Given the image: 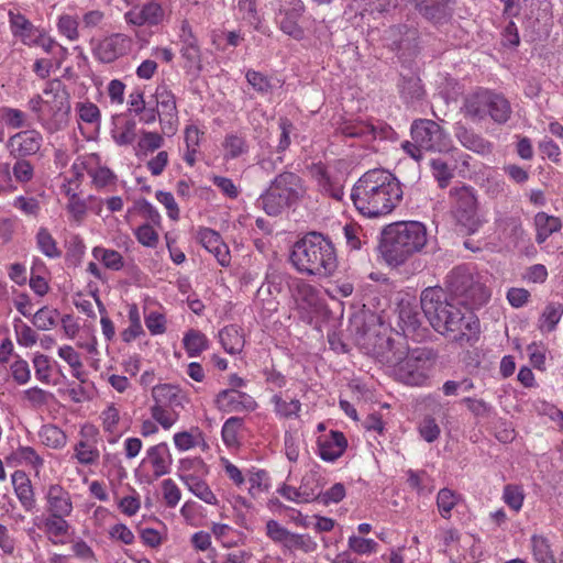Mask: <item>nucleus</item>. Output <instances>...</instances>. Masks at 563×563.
I'll return each mask as SVG.
<instances>
[{"instance_id": "nucleus-1", "label": "nucleus", "mask_w": 563, "mask_h": 563, "mask_svg": "<svg viewBox=\"0 0 563 563\" xmlns=\"http://www.w3.org/2000/svg\"><path fill=\"white\" fill-rule=\"evenodd\" d=\"M421 309L432 328L461 345H472L478 339L479 322L468 305L448 300L441 287H429L421 292Z\"/></svg>"}, {"instance_id": "nucleus-2", "label": "nucleus", "mask_w": 563, "mask_h": 563, "mask_svg": "<svg viewBox=\"0 0 563 563\" xmlns=\"http://www.w3.org/2000/svg\"><path fill=\"white\" fill-rule=\"evenodd\" d=\"M402 188L394 174L375 168L363 174L352 188L355 208L367 218L389 214L402 200Z\"/></svg>"}, {"instance_id": "nucleus-3", "label": "nucleus", "mask_w": 563, "mask_h": 563, "mask_svg": "<svg viewBox=\"0 0 563 563\" xmlns=\"http://www.w3.org/2000/svg\"><path fill=\"white\" fill-rule=\"evenodd\" d=\"M289 261L302 275L330 277L338 267L336 252L332 241L322 233H306L292 245Z\"/></svg>"}, {"instance_id": "nucleus-4", "label": "nucleus", "mask_w": 563, "mask_h": 563, "mask_svg": "<svg viewBox=\"0 0 563 563\" xmlns=\"http://www.w3.org/2000/svg\"><path fill=\"white\" fill-rule=\"evenodd\" d=\"M427 244V229L418 221L388 224L382 232L379 249L388 264L400 265Z\"/></svg>"}, {"instance_id": "nucleus-5", "label": "nucleus", "mask_w": 563, "mask_h": 563, "mask_svg": "<svg viewBox=\"0 0 563 563\" xmlns=\"http://www.w3.org/2000/svg\"><path fill=\"white\" fill-rule=\"evenodd\" d=\"M29 109L48 133L63 130L70 112L69 95L64 84L57 78L48 80L43 93L30 99Z\"/></svg>"}, {"instance_id": "nucleus-6", "label": "nucleus", "mask_w": 563, "mask_h": 563, "mask_svg": "<svg viewBox=\"0 0 563 563\" xmlns=\"http://www.w3.org/2000/svg\"><path fill=\"white\" fill-rule=\"evenodd\" d=\"M306 195L301 177L291 172L280 173L257 200L268 216H278L286 208L296 205Z\"/></svg>"}, {"instance_id": "nucleus-7", "label": "nucleus", "mask_w": 563, "mask_h": 563, "mask_svg": "<svg viewBox=\"0 0 563 563\" xmlns=\"http://www.w3.org/2000/svg\"><path fill=\"white\" fill-rule=\"evenodd\" d=\"M461 110L472 122H482L489 117L495 123L504 124L511 115L509 101L503 95L487 89L466 96Z\"/></svg>"}, {"instance_id": "nucleus-8", "label": "nucleus", "mask_w": 563, "mask_h": 563, "mask_svg": "<svg viewBox=\"0 0 563 563\" xmlns=\"http://www.w3.org/2000/svg\"><path fill=\"white\" fill-rule=\"evenodd\" d=\"M412 141L402 143V150L416 161L422 157L426 152H445L450 146V139L445 130L435 121L430 119H417L412 122Z\"/></svg>"}, {"instance_id": "nucleus-9", "label": "nucleus", "mask_w": 563, "mask_h": 563, "mask_svg": "<svg viewBox=\"0 0 563 563\" xmlns=\"http://www.w3.org/2000/svg\"><path fill=\"white\" fill-rule=\"evenodd\" d=\"M481 279L471 267L460 265L448 274L445 284L451 294L461 300L460 303L479 307L490 297L489 289Z\"/></svg>"}, {"instance_id": "nucleus-10", "label": "nucleus", "mask_w": 563, "mask_h": 563, "mask_svg": "<svg viewBox=\"0 0 563 563\" xmlns=\"http://www.w3.org/2000/svg\"><path fill=\"white\" fill-rule=\"evenodd\" d=\"M449 200L451 211L456 221L470 233L477 231L481 220L475 188L466 184L456 185L450 189Z\"/></svg>"}, {"instance_id": "nucleus-11", "label": "nucleus", "mask_w": 563, "mask_h": 563, "mask_svg": "<svg viewBox=\"0 0 563 563\" xmlns=\"http://www.w3.org/2000/svg\"><path fill=\"white\" fill-rule=\"evenodd\" d=\"M433 363V354L428 349L406 350L404 358L396 366L391 375L397 380L411 385L421 386L429 378V373Z\"/></svg>"}, {"instance_id": "nucleus-12", "label": "nucleus", "mask_w": 563, "mask_h": 563, "mask_svg": "<svg viewBox=\"0 0 563 563\" xmlns=\"http://www.w3.org/2000/svg\"><path fill=\"white\" fill-rule=\"evenodd\" d=\"M364 347L367 354L384 365L391 374L406 354V346L402 343H396L391 338L384 333H364Z\"/></svg>"}, {"instance_id": "nucleus-13", "label": "nucleus", "mask_w": 563, "mask_h": 563, "mask_svg": "<svg viewBox=\"0 0 563 563\" xmlns=\"http://www.w3.org/2000/svg\"><path fill=\"white\" fill-rule=\"evenodd\" d=\"M305 11L306 7L301 0H289L287 7L278 11L279 30L291 38L301 41L305 37V30L299 21Z\"/></svg>"}, {"instance_id": "nucleus-14", "label": "nucleus", "mask_w": 563, "mask_h": 563, "mask_svg": "<svg viewBox=\"0 0 563 563\" xmlns=\"http://www.w3.org/2000/svg\"><path fill=\"white\" fill-rule=\"evenodd\" d=\"M156 106L161 107L158 113L163 132L172 135L176 132L178 122L176 98L166 86H158L155 91Z\"/></svg>"}, {"instance_id": "nucleus-15", "label": "nucleus", "mask_w": 563, "mask_h": 563, "mask_svg": "<svg viewBox=\"0 0 563 563\" xmlns=\"http://www.w3.org/2000/svg\"><path fill=\"white\" fill-rule=\"evenodd\" d=\"M312 178L318 185V189L323 195H327L334 200L341 201L343 198V178L333 172L331 173L321 164H313L310 167Z\"/></svg>"}, {"instance_id": "nucleus-16", "label": "nucleus", "mask_w": 563, "mask_h": 563, "mask_svg": "<svg viewBox=\"0 0 563 563\" xmlns=\"http://www.w3.org/2000/svg\"><path fill=\"white\" fill-rule=\"evenodd\" d=\"M180 42V54L185 59L184 68L189 74H199L202 69L201 52L191 27L187 22H184L181 25Z\"/></svg>"}, {"instance_id": "nucleus-17", "label": "nucleus", "mask_w": 563, "mask_h": 563, "mask_svg": "<svg viewBox=\"0 0 563 563\" xmlns=\"http://www.w3.org/2000/svg\"><path fill=\"white\" fill-rule=\"evenodd\" d=\"M214 406L222 412L252 411L256 402L250 395L233 388L223 389L214 398Z\"/></svg>"}, {"instance_id": "nucleus-18", "label": "nucleus", "mask_w": 563, "mask_h": 563, "mask_svg": "<svg viewBox=\"0 0 563 563\" xmlns=\"http://www.w3.org/2000/svg\"><path fill=\"white\" fill-rule=\"evenodd\" d=\"M43 143L42 134L36 130L21 131L8 141L10 154L15 158L36 154Z\"/></svg>"}, {"instance_id": "nucleus-19", "label": "nucleus", "mask_w": 563, "mask_h": 563, "mask_svg": "<svg viewBox=\"0 0 563 563\" xmlns=\"http://www.w3.org/2000/svg\"><path fill=\"white\" fill-rule=\"evenodd\" d=\"M164 18L165 11L156 0L135 7L124 14L125 22L135 26H155L162 23Z\"/></svg>"}, {"instance_id": "nucleus-20", "label": "nucleus", "mask_w": 563, "mask_h": 563, "mask_svg": "<svg viewBox=\"0 0 563 563\" xmlns=\"http://www.w3.org/2000/svg\"><path fill=\"white\" fill-rule=\"evenodd\" d=\"M45 514L70 517L74 505L70 493L59 484H51L44 496Z\"/></svg>"}, {"instance_id": "nucleus-21", "label": "nucleus", "mask_w": 563, "mask_h": 563, "mask_svg": "<svg viewBox=\"0 0 563 563\" xmlns=\"http://www.w3.org/2000/svg\"><path fill=\"white\" fill-rule=\"evenodd\" d=\"M453 133L459 143L468 151L481 155L490 154L493 151V144L489 141L462 122L454 124Z\"/></svg>"}, {"instance_id": "nucleus-22", "label": "nucleus", "mask_w": 563, "mask_h": 563, "mask_svg": "<svg viewBox=\"0 0 563 563\" xmlns=\"http://www.w3.org/2000/svg\"><path fill=\"white\" fill-rule=\"evenodd\" d=\"M130 38L123 34H112L99 42L95 54L102 63H112L130 49Z\"/></svg>"}, {"instance_id": "nucleus-23", "label": "nucleus", "mask_w": 563, "mask_h": 563, "mask_svg": "<svg viewBox=\"0 0 563 563\" xmlns=\"http://www.w3.org/2000/svg\"><path fill=\"white\" fill-rule=\"evenodd\" d=\"M198 240L209 253L214 255L221 266H229L231 261L230 251L218 232L209 228H202L198 232Z\"/></svg>"}, {"instance_id": "nucleus-24", "label": "nucleus", "mask_w": 563, "mask_h": 563, "mask_svg": "<svg viewBox=\"0 0 563 563\" xmlns=\"http://www.w3.org/2000/svg\"><path fill=\"white\" fill-rule=\"evenodd\" d=\"M386 33L393 49L410 52L417 47L418 30L412 24L394 25Z\"/></svg>"}, {"instance_id": "nucleus-25", "label": "nucleus", "mask_w": 563, "mask_h": 563, "mask_svg": "<svg viewBox=\"0 0 563 563\" xmlns=\"http://www.w3.org/2000/svg\"><path fill=\"white\" fill-rule=\"evenodd\" d=\"M67 516L45 515L37 527L46 534L54 544H63L69 534L70 523Z\"/></svg>"}, {"instance_id": "nucleus-26", "label": "nucleus", "mask_w": 563, "mask_h": 563, "mask_svg": "<svg viewBox=\"0 0 563 563\" xmlns=\"http://www.w3.org/2000/svg\"><path fill=\"white\" fill-rule=\"evenodd\" d=\"M145 461L152 465L153 474L156 478L168 474L173 464V456L167 443L161 442L148 448Z\"/></svg>"}, {"instance_id": "nucleus-27", "label": "nucleus", "mask_w": 563, "mask_h": 563, "mask_svg": "<svg viewBox=\"0 0 563 563\" xmlns=\"http://www.w3.org/2000/svg\"><path fill=\"white\" fill-rule=\"evenodd\" d=\"M287 288L296 302H302L308 307H316L319 301L318 289L299 277H285Z\"/></svg>"}, {"instance_id": "nucleus-28", "label": "nucleus", "mask_w": 563, "mask_h": 563, "mask_svg": "<svg viewBox=\"0 0 563 563\" xmlns=\"http://www.w3.org/2000/svg\"><path fill=\"white\" fill-rule=\"evenodd\" d=\"M347 441L340 431H331L330 437L319 441V455L323 461L333 462L346 450Z\"/></svg>"}, {"instance_id": "nucleus-29", "label": "nucleus", "mask_w": 563, "mask_h": 563, "mask_svg": "<svg viewBox=\"0 0 563 563\" xmlns=\"http://www.w3.org/2000/svg\"><path fill=\"white\" fill-rule=\"evenodd\" d=\"M153 405L181 408L184 396L180 389L170 384H159L152 388Z\"/></svg>"}, {"instance_id": "nucleus-30", "label": "nucleus", "mask_w": 563, "mask_h": 563, "mask_svg": "<svg viewBox=\"0 0 563 563\" xmlns=\"http://www.w3.org/2000/svg\"><path fill=\"white\" fill-rule=\"evenodd\" d=\"M12 484L14 493L26 511H31L35 507V496L31 481L22 471H15L12 474Z\"/></svg>"}, {"instance_id": "nucleus-31", "label": "nucleus", "mask_w": 563, "mask_h": 563, "mask_svg": "<svg viewBox=\"0 0 563 563\" xmlns=\"http://www.w3.org/2000/svg\"><path fill=\"white\" fill-rule=\"evenodd\" d=\"M416 8L427 20L440 23L449 16V0H415Z\"/></svg>"}, {"instance_id": "nucleus-32", "label": "nucleus", "mask_w": 563, "mask_h": 563, "mask_svg": "<svg viewBox=\"0 0 563 563\" xmlns=\"http://www.w3.org/2000/svg\"><path fill=\"white\" fill-rule=\"evenodd\" d=\"M336 133L345 137L352 139H374L376 135V128L365 121H344L336 128Z\"/></svg>"}, {"instance_id": "nucleus-33", "label": "nucleus", "mask_w": 563, "mask_h": 563, "mask_svg": "<svg viewBox=\"0 0 563 563\" xmlns=\"http://www.w3.org/2000/svg\"><path fill=\"white\" fill-rule=\"evenodd\" d=\"M9 18L12 34L20 37L24 44L31 45L35 33L32 22L20 12L10 11Z\"/></svg>"}, {"instance_id": "nucleus-34", "label": "nucleus", "mask_w": 563, "mask_h": 563, "mask_svg": "<svg viewBox=\"0 0 563 563\" xmlns=\"http://www.w3.org/2000/svg\"><path fill=\"white\" fill-rule=\"evenodd\" d=\"M534 224L537 228L536 241L538 244H542L547 239L561 230V220L556 217L549 216L545 212H539L534 217Z\"/></svg>"}, {"instance_id": "nucleus-35", "label": "nucleus", "mask_w": 563, "mask_h": 563, "mask_svg": "<svg viewBox=\"0 0 563 563\" xmlns=\"http://www.w3.org/2000/svg\"><path fill=\"white\" fill-rule=\"evenodd\" d=\"M310 479H313L312 475H306L302 481L301 485L298 488L291 487L289 485H283L278 493L285 497L288 500L295 501V503H310L313 501L317 492L316 489L307 490V483Z\"/></svg>"}, {"instance_id": "nucleus-36", "label": "nucleus", "mask_w": 563, "mask_h": 563, "mask_svg": "<svg viewBox=\"0 0 563 563\" xmlns=\"http://www.w3.org/2000/svg\"><path fill=\"white\" fill-rule=\"evenodd\" d=\"M223 349L230 354H238L243 350L244 338L236 325H228L219 332Z\"/></svg>"}, {"instance_id": "nucleus-37", "label": "nucleus", "mask_w": 563, "mask_h": 563, "mask_svg": "<svg viewBox=\"0 0 563 563\" xmlns=\"http://www.w3.org/2000/svg\"><path fill=\"white\" fill-rule=\"evenodd\" d=\"M188 489L202 501L209 505H216L218 499L210 489L209 485L197 476L188 475L181 477Z\"/></svg>"}, {"instance_id": "nucleus-38", "label": "nucleus", "mask_w": 563, "mask_h": 563, "mask_svg": "<svg viewBox=\"0 0 563 563\" xmlns=\"http://www.w3.org/2000/svg\"><path fill=\"white\" fill-rule=\"evenodd\" d=\"M563 314V305L560 302H550L545 306L539 318V329L541 332H552L561 320Z\"/></svg>"}, {"instance_id": "nucleus-39", "label": "nucleus", "mask_w": 563, "mask_h": 563, "mask_svg": "<svg viewBox=\"0 0 563 563\" xmlns=\"http://www.w3.org/2000/svg\"><path fill=\"white\" fill-rule=\"evenodd\" d=\"M183 344L189 357H197L208 349V339L199 330L191 329L184 335Z\"/></svg>"}, {"instance_id": "nucleus-40", "label": "nucleus", "mask_w": 563, "mask_h": 563, "mask_svg": "<svg viewBox=\"0 0 563 563\" xmlns=\"http://www.w3.org/2000/svg\"><path fill=\"white\" fill-rule=\"evenodd\" d=\"M41 442L52 449H62L65 446L67 437L65 432L55 424H44L38 431Z\"/></svg>"}, {"instance_id": "nucleus-41", "label": "nucleus", "mask_w": 563, "mask_h": 563, "mask_svg": "<svg viewBox=\"0 0 563 563\" xmlns=\"http://www.w3.org/2000/svg\"><path fill=\"white\" fill-rule=\"evenodd\" d=\"M399 91L406 102H413L420 100L424 90L421 85L420 78L417 76L402 77L399 85Z\"/></svg>"}, {"instance_id": "nucleus-42", "label": "nucleus", "mask_w": 563, "mask_h": 563, "mask_svg": "<svg viewBox=\"0 0 563 563\" xmlns=\"http://www.w3.org/2000/svg\"><path fill=\"white\" fill-rule=\"evenodd\" d=\"M272 402L274 404L276 415L280 418L289 419L299 416L301 404L298 399L286 400L280 395H274Z\"/></svg>"}, {"instance_id": "nucleus-43", "label": "nucleus", "mask_w": 563, "mask_h": 563, "mask_svg": "<svg viewBox=\"0 0 563 563\" xmlns=\"http://www.w3.org/2000/svg\"><path fill=\"white\" fill-rule=\"evenodd\" d=\"M431 173L441 189L449 186L454 177V169L451 168L446 162L441 158H433L430 161Z\"/></svg>"}, {"instance_id": "nucleus-44", "label": "nucleus", "mask_w": 563, "mask_h": 563, "mask_svg": "<svg viewBox=\"0 0 563 563\" xmlns=\"http://www.w3.org/2000/svg\"><path fill=\"white\" fill-rule=\"evenodd\" d=\"M151 416L154 421L159 423L163 429H170L178 419V412L174 407L151 406Z\"/></svg>"}, {"instance_id": "nucleus-45", "label": "nucleus", "mask_w": 563, "mask_h": 563, "mask_svg": "<svg viewBox=\"0 0 563 563\" xmlns=\"http://www.w3.org/2000/svg\"><path fill=\"white\" fill-rule=\"evenodd\" d=\"M460 495L449 488H442L437 495V506L442 518L449 519L452 509L457 505Z\"/></svg>"}, {"instance_id": "nucleus-46", "label": "nucleus", "mask_w": 563, "mask_h": 563, "mask_svg": "<svg viewBox=\"0 0 563 563\" xmlns=\"http://www.w3.org/2000/svg\"><path fill=\"white\" fill-rule=\"evenodd\" d=\"M36 244L40 251L51 258L59 257L62 252L58 250L55 239L46 228H40L36 233Z\"/></svg>"}, {"instance_id": "nucleus-47", "label": "nucleus", "mask_w": 563, "mask_h": 563, "mask_svg": "<svg viewBox=\"0 0 563 563\" xmlns=\"http://www.w3.org/2000/svg\"><path fill=\"white\" fill-rule=\"evenodd\" d=\"M227 158H236L249 151V145L244 136L240 134H228L223 142Z\"/></svg>"}, {"instance_id": "nucleus-48", "label": "nucleus", "mask_w": 563, "mask_h": 563, "mask_svg": "<svg viewBox=\"0 0 563 563\" xmlns=\"http://www.w3.org/2000/svg\"><path fill=\"white\" fill-rule=\"evenodd\" d=\"M58 355L73 368V375L80 382H85V375L81 371L82 362L79 353L76 352L73 346L64 345L58 349Z\"/></svg>"}, {"instance_id": "nucleus-49", "label": "nucleus", "mask_w": 563, "mask_h": 563, "mask_svg": "<svg viewBox=\"0 0 563 563\" xmlns=\"http://www.w3.org/2000/svg\"><path fill=\"white\" fill-rule=\"evenodd\" d=\"M399 319L405 330L416 331L421 324L420 312L416 306H411L409 302L400 303Z\"/></svg>"}, {"instance_id": "nucleus-50", "label": "nucleus", "mask_w": 563, "mask_h": 563, "mask_svg": "<svg viewBox=\"0 0 563 563\" xmlns=\"http://www.w3.org/2000/svg\"><path fill=\"white\" fill-rule=\"evenodd\" d=\"M13 327L16 334V341L20 345L30 347L37 342V334L35 331L26 323H23L20 318H15L13 320Z\"/></svg>"}, {"instance_id": "nucleus-51", "label": "nucleus", "mask_w": 563, "mask_h": 563, "mask_svg": "<svg viewBox=\"0 0 563 563\" xmlns=\"http://www.w3.org/2000/svg\"><path fill=\"white\" fill-rule=\"evenodd\" d=\"M284 548L289 551L301 550L305 553H309L317 549V543L308 534H297L290 532Z\"/></svg>"}, {"instance_id": "nucleus-52", "label": "nucleus", "mask_w": 563, "mask_h": 563, "mask_svg": "<svg viewBox=\"0 0 563 563\" xmlns=\"http://www.w3.org/2000/svg\"><path fill=\"white\" fill-rule=\"evenodd\" d=\"M57 316L58 311L56 309L42 307L33 314L32 323L38 330L45 331L56 325Z\"/></svg>"}, {"instance_id": "nucleus-53", "label": "nucleus", "mask_w": 563, "mask_h": 563, "mask_svg": "<svg viewBox=\"0 0 563 563\" xmlns=\"http://www.w3.org/2000/svg\"><path fill=\"white\" fill-rule=\"evenodd\" d=\"M420 437L428 443L437 441L441 434V429L432 416H426L418 424Z\"/></svg>"}, {"instance_id": "nucleus-54", "label": "nucleus", "mask_w": 563, "mask_h": 563, "mask_svg": "<svg viewBox=\"0 0 563 563\" xmlns=\"http://www.w3.org/2000/svg\"><path fill=\"white\" fill-rule=\"evenodd\" d=\"M93 255L101 258L107 268L120 271L123 267V257L118 251L96 247Z\"/></svg>"}, {"instance_id": "nucleus-55", "label": "nucleus", "mask_w": 563, "mask_h": 563, "mask_svg": "<svg viewBox=\"0 0 563 563\" xmlns=\"http://www.w3.org/2000/svg\"><path fill=\"white\" fill-rule=\"evenodd\" d=\"M13 456L20 463L31 465L36 471H38L44 463L43 459L32 446H19L13 453Z\"/></svg>"}, {"instance_id": "nucleus-56", "label": "nucleus", "mask_w": 563, "mask_h": 563, "mask_svg": "<svg viewBox=\"0 0 563 563\" xmlns=\"http://www.w3.org/2000/svg\"><path fill=\"white\" fill-rule=\"evenodd\" d=\"M532 549L539 563H554L548 540L543 537H532Z\"/></svg>"}, {"instance_id": "nucleus-57", "label": "nucleus", "mask_w": 563, "mask_h": 563, "mask_svg": "<svg viewBox=\"0 0 563 563\" xmlns=\"http://www.w3.org/2000/svg\"><path fill=\"white\" fill-rule=\"evenodd\" d=\"M378 544L373 539L351 536L349 538V549L357 554H371L377 551Z\"/></svg>"}, {"instance_id": "nucleus-58", "label": "nucleus", "mask_w": 563, "mask_h": 563, "mask_svg": "<svg viewBox=\"0 0 563 563\" xmlns=\"http://www.w3.org/2000/svg\"><path fill=\"white\" fill-rule=\"evenodd\" d=\"M58 31L69 41H76L79 37L78 20L69 14H63L58 19Z\"/></svg>"}, {"instance_id": "nucleus-59", "label": "nucleus", "mask_w": 563, "mask_h": 563, "mask_svg": "<svg viewBox=\"0 0 563 563\" xmlns=\"http://www.w3.org/2000/svg\"><path fill=\"white\" fill-rule=\"evenodd\" d=\"M75 453L78 462L85 465L93 464L99 459L98 450L89 445L86 441H80L76 444Z\"/></svg>"}, {"instance_id": "nucleus-60", "label": "nucleus", "mask_w": 563, "mask_h": 563, "mask_svg": "<svg viewBox=\"0 0 563 563\" xmlns=\"http://www.w3.org/2000/svg\"><path fill=\"white\" fill-rule=\"evenodd\" d=\"M345 497V487L341 483L334 484L331 488H329L327 492L321 493L317 492V496L314 500H318L319 503L323 505H329L331 503H340Z\"/></svg>"}, {"instance_id": "nucleus-61", "label": "nucleus", "mask_w": 563, "mask_h": 563, "mask_svg": "<svg viewBox=\"0 0 563 563\" xmlns=\"http://www.w3.org/2000/svg\"><path fill=\"white\" fill-rule=\"evenodd\" d=\"M504 501L515 511H519L523 503V493L519 486L506 485L503 494Z\"/></svg>"}, {"instance_id": "nucleus-62", "label": "nucleus", "mask_w": 563, "mask_h": 563, "mask_svg": "<svg viewBox=\"0 0 563 563\" xmlns=\"http://www.w3.org/2000/svg\"><path fill=\"white\" fill-rule=\"evenodd\" d=\"M134 234L137 242L146 247H155L158 243V234L148 223L140 225Z\"/></svg>"}, {"instance_id": "nucleus-63", "label": "nucleus", "mask_w": 563, "mask_h": 563, "mask_svg": "<svg viewBox=\"0 0 563 563\" xmlns=\"http://www.w3.org/2000/svg\"><path fill=\"white\" fill-rule=\"evenodd\" d=\"M530 364L539 371L545 369L547 347L540 343H531L527 346Z\"/></svg>"}, {"instance_id": "nucleus-64", "label": "nucleus", "mask_w": 563, "mask_h": 563, "mask_svg": "<svg viewBox=\"0 0 563 563\" xmlns=\"http://www.w3.org/2000/svg\"><path fill=\"white\" fill-rule=\"evenodd\" d=\"M266 534L272 541L285 547L290 531L283 527L278 521L271 519L266 522Z\"/></svg>"}]
</instances>
